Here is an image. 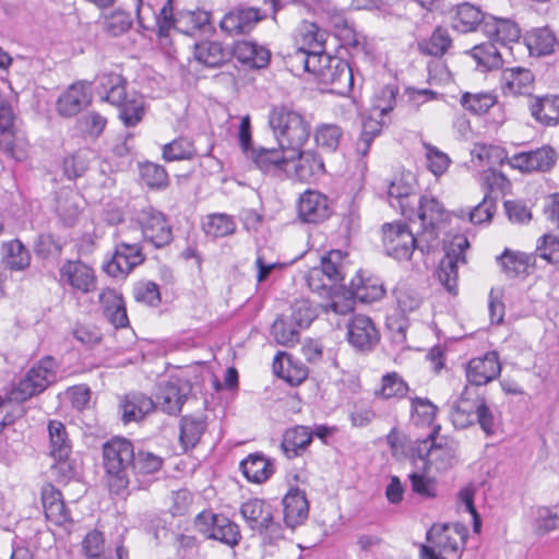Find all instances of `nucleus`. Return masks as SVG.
I'll use <instances>...</instances> for the list:
<instances>
[{
    "instance_id": "obj_58",
    "label": "nucleus",
    "mask_w": 559,
    "mask_h": 559,
    "mask_svg": "<svg viewBox=\"0 0 559 559\" xmlns=\"http://www.w3.org/2000/svg\"><path fill=\"white\" fill-rule=\"evenodd\" d=\"M497 210V197L485 193L483 201L467 212L472 224L489 223Z\"/></svg>"
},
{
    "instance_id": "obj_55",
    "label": "nucleus",
    "mask_w": 559,
    "mask_h": 559,
    "mask_svg": "<svg viewBox=\"0 0 559 559\" xmlns=\"http://www.w3.org/2000/svg\"><path fill=\"white\" fill-rule=\"evenodd\" d=\"M382 126L378 120L367 119L362 123L360 135L355 144V152L358 156L365 157L376 136L381 133Z\"/></svg>"
},
{
    "instance_id": "obj_9",
    "label": "nucleus",
    "mask_w": 559,
    "mask_h": 559,
    "mask_svg": "<svg viewBox=\"0 0 559 559\" xmlns=\"http://www.w3.org/2000/svg\"><path fill=\"white\" fill-rule=\"evenodd\" d=\"M195 528L210 539L218 540L228 546H236L240 538V531L236 523L222 514L203 511L195 516Z\"/></svg>"
},
{
    "instance_id": "obj_64",
    "label": "nucleus",
    "mask_w": 559,
    "mask_h": 559,
    "mask_svg": "<svg viewBox=\"0 0 559 559\" xmlns=\"http://www.w3.org/2000/svg\"><path fill=\"white\" fill-rule=\"evenodd\" d=\"M477 411L476 423L480 426L481 430L487 436L495 435L499 428V419L492 409L487 405L486 399L483 396H478Z\"/></svg>"
},
{
    "instance_id": "obj_20",
    "label": "nucleus",
    "mask_w": 559,
    "mask_h": 559,
    "mask_svg": "<svg viewBox=\"0 0 559 559\" xmlns=\"http://www.w3.org/2000/svg\"><path fill=\"white\" fill-rule=\"evenodd\" d=\"M287 152L281 146L278 148L258 146L249 152L247 157L264 174L278 175L294 160V155H287Z\"/></svg>"
},
{
    "instance_id": "obj_16",
    "label": "nucleus",
    "mask_w": 559,
    "mask_h": 559,
    "mask_svg": "<svg viewBox=\"0 0 559 559\" xmlns=\"http://www.w3.org/2000/svg\"><path fill=\"white\" fill-rule=\"evenodd\" d=\"M144 261L138 245L121 242L116 247L112 258L105 263V272L114 277L128 275L136 265Z\"/></svg>"
},
{
    "instance_id": "obj_54",
    "label": "nucleus",
    "mask_w": 559,
    "mask_h": 559,
    "mask_svg": "<svg viewBox=\"0 0 559 559\" xmlns=\"http://www.w3.org/2000/svg\"><path fill=\"white\" fill-rule=\"evenodd\" d=\"M272 334L278 344L287 347L294 346L299 341V329L292 320L286 321L283 318L274 321Z\"/></svg>"
},
{
    "instance_id": "obj_23",
    "label": "nucleus",
    "mask_w": 559,
    "mask_h": 559,
    "mask_svg": "<svg viewBox=\"0 0 559 559\" xmlns=\"http://www.w3.org/2000/svg\"><path fill=\"white\" fill-rule=\"evenodd\" d=\"M297 160L294 166L295 178L301 182H312L324 174V163L322 158L312 150L292 152Z\"/></svg>"
},
{
    "instance_id": "obj_60",
    "label": "nucleus",
    "mask_w": 559,
    "mask_h": 559,
    "mask_svg": "<svg viewBox=\"0 0 559 559\" xmlns=\"http://www.w3.org/2000/svg\"><path fill=\"white\" fill-rule=\"evenodd\" d=\"M131 25L130 14L122 10H116L104 19V29L111 36L122 35L130 29Z\"/></svg>"
},
{
    "instance_id": "obj_42",
    "label": "nucleus",
    "mask_w": 559,
    "mask_h": 559,
    "mask_svg": "<svg viewBox=\"0 0 559 559\" xmlns=\"http://www.w3.org/2000/svg\"><path fill=\"white\" fill-rule=\"evenodd\" d=\"M2 262L10 270L23 271L31 264V254L19 239H14L2 245Z\"/></svg>"
},
{
    "instance_id": "obj_19",
    "label": "nucleus",
    "mask_w": 559,
    "mask_h": 559,
    "mask_svg": "<svg viewBox=\"0 0 559 559\" xmlns=\"http://www.w3.org/2000/svg\"><path fill=\"white\" fill-rule=\"evenodd\" d=\"M501 372V365L496 352H488L481 357L472 358L466 366V378L471 384L485 385Z\"/></svg>"
},
{
    "instance_id": "obj_4",
    "label": "nucleus",
    "mask_w": 559,
    "mask_h": 559,
    "mask_svg": "<svg viewBox=\"0 0 559 559\" xmlns=\"http://www.w3.org/2000/svg\"><path fill=\"white\" fill-rule=\"evenodd\" d=\"M439 430L440 426H436L426 439L417 440L412 453L423 462L425 468L429 465L437 471H447L457 462L459 442L440 436Z\"/></svg>"
},
{
    "instance_id": "obj_46",
    "label": "nucleus",
    "mask_w": 559,
    "mask_h": 559,
    "mask_svg": "<svg viewBox=\"0 0 559 559\" xmlns=\"http://www.w3.org/2000/svg\"><path fill=\"white\" fill-rule=\"evenodd\" d=\"M326 40L325 31L321 29L317 24L304 22L299 28L298 47L306 50L324 49Z\"/></svg>"
},
{
    "instance_id": "obj_39",
    "label": "nucleus",
    "mask_w": 559,
    "mask_h": 559,
    "mask_svg": "<svg viewBox=\"0 0 559 559\" xmlns=\"http://www.w3.org/2000/svg\"><path fill=\"white\" fill-rule=\"evenodd\" d=\"M528 51L533 56H546L555 52L559 47L555 34L548 27L534 28L524 37Z\"/></svg>"
},
{
    "instance_id": "obj_47",
    "label": "nucleus",
    "mask_w": 559,
    "mask_h": 559,
    "mask_svg": "<svg viewBox=\"0 0 559 559\" xmlns=\"http://www.w3.org/2000/svg\"><path fill=\"white\" fill-rule=\"evenodd\" d=\"M343 138V130L337 124L324 123L319 126L314 131V140L319 147L335 152Z\"/></svg>"
},
{
    "instance_id": "obj_3",
    "label": "nucleus",
    "mask_w": 559,
    "mask_h": 559,
    "mask_svg": "<svg viewBox=\"0 0 559 559\" xmlns=\"http://www.w3.org/2000/svg\"><path fill=\"white\" fill-rule=\"evenodd\" d=\"M99 93L103 99L119 109V118L126 127H134L144 116V100L135 93H127L126 79L115 72L102 73L97 76Z\"/></svg>"
},
{
    "instance_id": "obj_21",
    "label": "nucleus",
    "mask_w": 559,
    "mask_h": 559,
    "mask_svg": "<svg viewBox=\"0 0 559 559\" xmlns=\"http://www.w3.org/2000/svg\"><path fill=\"white\" fill-rule=\"evenodd\" d=\"M240 513L251 530L260 533L269 530L275 531L272 508L265 501L257 498L250 499L241 504Z\"/></svg>"
},
{
    "instance_id": "obj_33",
    "label": "nucleus",
    "mask_w": 559,
    "mask_h": 559,
    "mask_svg": "<svg viewBox=\"0 0 559 559\" xmlns=\"http://www.w3.org/2000/svg\"><path fill=\"white\" fill-rule=\"evenodd\" d=\"M530 110L535 120L545 126L559 124V96L533 97L530 100Z\"/></svg>"
},
{
    "instance_id": "obj_1",
    "label": "nucleus",
    "mask_w": 559,
    "mask_h": 559,
    "mask_svg": "<svg viewBox=\"0 0 559 559\" xmlns=\"http://www.w3.org/2000/svg\"><path fill=\"white\" fill-rule=\"evenodd\" d=\"M133 461L134 448L128 439L112 438L103 445L105 479L111 493L121 495L127 490Z\"/></svg>"
},
{
    "instance_id": "obj_6",
    "label": "nucleus",
    "mask_w": 559,
    "mask_h": 559,
    "mask_svg": "<svg viewBox=\"0 0 559 559\" xmlns=\"http://www.w3.org/2000/svg\"><path fill=\"white\" fill-rule=\"evenodd\" d=\"M382 231L385 253L396 260L411 259L415 249L423 253L429 252L432 249V247L420 246V233L418 231L417 236H415L404 223L384 224Z\"/></svg>"
},
{
    "instance_id": "obj_14",
    "label": "nucleus",
    "mask_w": 559,
    "mask_h": 559,
    "mask_svg": "<svg viewBox=\"0 0 559 559\" xmlns=\"http://www.w3.org/2000/svg\"><path fill=\"white\" fill-rule=\"evenodd\" d=\"M557 153L550 146L521 152L509 158V165L522 173L548 171L557 162Z\"/></svg>"
},
{
    "instance_id": "obj_24",
    "label": "nucleus",
    "mask_w": 559,
    "mask_h": 559,
    "mask_svg": "<svg viewBox=\"0 0 559 559\" xmlns=\"http://www.w3.org/2000/svg\"><path fill=\"white\" fill-rule=\"evenodd\" d=\"M99 302L104 316L115 328H126L129 324L123 298L116 289H103L99 294Z\"/></svg>"
},
{
    "instance_id": "obj_22",
    "label": "nucleus",
    "mask_w": 559,
    "mask_h": 559,
    "mask_svg": "<svg viewBox=\"0 0 559 559\" xmlns=\"http://www.w3.org/2000/svg\"><path fill=\"white\" fill-rule=\"evenodd\" d=\"M481 32L489 40L501 46L516 43L521 37V29L514 21L493 15H488L481 24Z\"/></svg>"
},
{
    "instance_id": "obj_38",
    "label": "nucleus",
    "mask_w": 559,
    "mask_h": 559,
    "mask_svg": "<svg viewBox=\"0 0 559 559\" xmlns=\"http://www.w3.org/2000/svg\"><path fill=\"white\" fill-rule=\"evenodd\" d=\"M186 401V394L180 392L177 383L167 381L160 383L156 394L155 407H159L169 415H176L181 411Z\"/></svg>"
},
{
    "instance_id": "obj_63",
    "label": "nucleus",
    "mask_w": 559,
    "mask_h": 559,
    "mask_svg": "<svg viewBox=\"0 0 559 559\" xmlns=\"http://www.w3.org/2000/svg\"><path fill=\"white\" fill-rule=\"evenodd\" d=\"M163 464L162 457L145 451L134 453L132 469L134 474L148 475L160 469Z\"/></svg>"
},
{
    "instance_id": "obj_59",
    "label": "nucleus",
    "mask_w": 559,
    "mask_h": 559,
    "mask_svg": "<svg viewBox=\"0 0 559 559\" xmlns=\"http://www.w3.org/2000/svg\"><path fill=\"white\" fill-rule=\"evenodd\" d=\"M408 392L407 383L396 373H386L382 378V386L376 394L381 395L383 399L406 396Z\"/></svg>"
},
{
    "instance_id": "obj_34",
    "label": "nucleus",
    "mask_w": 559,
    "mask_h": 559,
    "mask_svg": "<svg viewBox=\"0 0 559 559\" xmlns=\"http://www.w3.org/2000/svg\"><path fill=\"white\" fill-rule=\"evenodd\" d=\"M2 114H0V150L5 152L14 159H22L24 157V151L22 142L17 140L11 130L12 124V112L10 107L2 106Z\"/></svg>"
},
{
    "instance_id": "obj_45",
    "label": "nucleus",
    "mask_w": 559,
    "mask_h": 559,
    "mask_svg": "<svg viewBox=\"0 0 559 559\" xmlns=\"http://www.w3.org/2000/svg\"><path fill=\"white\" fill-rule=\"evenodd\" d=\"M469 53L479 66L487 70L499 69L503 63L501 52L496 43L491 40L474 46Z\"/></svg>"
},
{
    "instance_id": "obj_7",
    "label": "nucleus",
    "mask_w": 559,
    "mask_h": 559,
    "mask_svg": "<svg viewBox=\"0 0 559 559\" xmlns=\"http://www.w3.org/2000/svg\"><path fill=\"white\" fill-rule=\"evenodd\" d=\"M57 379V364L47 356L33 366L19 382L13 394L16 400L26 401L45 391Z\"/></svg>"
},
{
    "instance_id": "obj_35",
    "label": "nucleus",
    "mask_w": 559,
    "mask_h": 559,
    "mask_svg": "<svg viewBox=\"0 0 559 559\" xmlns=\"http://www.w3.org/2000/svg\"><path fill=\"white\" fill-rule=\"evenodd\" d=\"M230 56V51L218 41L205 40L194 45V59L209 68L223 66Z\"/></svg>"
},
{
    "instance_id": "obj_48",
    "label": "nucleus",
    "mask_w": 559,
    "mask_h": 559,
    "mask_svg": "<svg viewBox=\"0 0 559 559\" xmlns=\"http://www.w3.org/2000/svg\"><path fill=\"white\" fill-rule=\"evenodd\" d=\"M195 155L197 150L187 138H178L163 146V157L167 162L192 159Z\"/></svg>"
},
{
    "instance_id": "obj_37",
    "label": "nucleus",
    "mask_w": 559,
    "mask_h": 559,
    "mask_svg": "<svg viewBox=\"0 0 559 559\" xmlns=\"http://www.w3.org/2000/svg\"><path fill=\"white\" fill-rule=\"evenodd\" d=\"M497 261L501 271L509 278L528 274L530 269L534 263L532 255L509 249H506L501 255L497 258Z\"/></svg>"
},
{
    "instance_id": "obj_62",
    "label": "nucleus",
    "mask_w": 559,
    "mask_h": 559,
    "mask_svg": "<svg viewBox=\"0 0 559 559\" xmlns=\"http://www.w3.org/2000/svg\"><path fill=\"white\" fill-rule=\"evenodd\" d=\"M316 318L317 310L309 300L299 299L293 304L290 320L298 329L308 328Z\"/></svg>"
},
{
    "instance_id": "obj_51",
    "label": "nucleus",
    "mask_w": 559,
    "mask_h": 559,
    "mask_svg": "<svg viewBox=\"0 0 559 559\" xmlns=\"http://www.w3.org/2000/svg\"><path fill=\"white\" fill-rule=\"evenodd\" d=\"M210 23V14L205 11H188L179 14L174 20L175 28L182 33L191 34Z\"/></svg>"
},
{
    "instance_id": "obj_44",
    "label": "nucleus",
    "mask_w": 559,
    "mask_h": 559,
    "mask_svg": "<svg viewBox=\"0 0 559 559\" xmlns=\"http://www.w3.org/2000/svg\"><path fill=\"white\" fill-rule=\"evenodd\" d=\"M452 47V38L447 28L438 26L433 29L429 38L418 43V49L421 53L432 57H442Z\"/></svg>"
},
{
    "instance_id": "obj_29",
    "label": "nucleus",
    "mask_w": 559,
    "mask_h": 559,
    "mask_svg": "<svg viewBox=\"0 0 559 559\" xmlns=\"http://www.w3.org/2000/svg\"><path fill=\"white\" fill-rule=\"evenodd\" d=\"M230 53L239 62L253 69L265 68L271 58V52L265 47L248 40L237 41Z\"/></svg>"
},
{
    "instance_id": "obj_18",
    "label": "nucleus",
    "mask_w": 559,
    "mask_h": 559,
    "mask_svg": "<svg viewBox=\"0 0 559 559\" xmlns=\"http://www.w3.org/2000/svg\"><path fill=\"white\" fill-rule=\"evenodd\" d=\"M319 82L330 86L331 92L346 95L352 91L354 84L353 70L345 60L333 57L325 71H321Z\"/></svg>"
},
{
    "instance_id": "obj_50",
    "label": "nucleus",
    "mask_w": 559,
    "mask_h": 559,
    "mask_svg": "<svg viewBox=\"0 0 559 559\" xmlns=\"http://www.w3.org/2000/svg\"><path fill=\"white\" fill-rule=\"evenodd\" d=\"M345 254L341 250H331L326 255L322 257L321 265L318 266L328 282L336 283L344 280L343 259Z\"/></svg>"
},
{
    "instance_id": "obj_41",
    "label": "nucleus",
    "mask_w": 559,
    "mask_h": 559,
    "mask_svg": "<svg viewBox=\"0 0 559 559\" xmlns=\"http://www.w3.org/2000/svg\"><path fill=\"white\" fill-rule=\"evenodd\" d=\"M240 469L249 481L255 484L265 481L273 474L271 462L259 453L250 454L242 460Z\"/></svg>"
},
{
    "instance_id": "obj_36",
    "label": "nucleus",
    "mask_w": 559,
    "mask_h": 559,
    "mask_svg": "<svg viewBox=\"0 0 559 559\" xmlns=\"http://www.w3.org/2000/svg\"><path fill=\"white\" fill-rule=\"evenodd\" d=\"M284 520L287 526L295 527L308 515V501L305 493L299 489L290 490L283 498Z\"/></svg>"
},
{
    "instance_id": "obj_30",
    "label": "nucleus",
    "mask_w": 559,
    "mask_h": 559,
    "mask_svg": "<svg viewBox=\"0 0 559 559\" xmlns=\"http://www.w3.org/2000/svg\"><path fill=\"white\" fill-rule=\"evenodd\" d=\"M155 408L154 401L142 393H130L120 402L121 419L124 424L139 421Z\"/></svg>"
},
{
    "instance_id": "obj_31",
    "label": "nucleus",
    "mask_w": 559,
    "mask_h": 559,
    "mask_svg": "<svg viewBox=\"0 0 559 559\" xmlns=\"http://www.w3.org/2000/svg\"><path fill=\"white\" fill-rule=\"evenodd\" d=\"M312 437L313 432L307 426L287 429L281 442L284 455L289 460L301 455L311 443Z\"/></svg>"
},
{
    "instance_id": "obj_56",
    "label": "nucleus",
    "mask_w": 559,
    "mask_h": 559,
    "mask_svg": "<svg viewBox=\"0 0 559 559\" xmlns=\"http://www.w3.org/2000/svg\"><path fill=\"white\" fill-rule=\"evenodd\" d=\"M141 177L153 189H163L168 186L169 179L165 168L152 162L140 165Z\"/></svg>"
},
{
    "instance_id": "obj_17",
    "label": "nucleus",
    "mask_w": 559,
    "mask_h": 559,
    "mask_svg": "<svg viewBox=\"0 0 559 559\" xmlns=\"http://www.w3.org/2000/svg\"><path fill=\"white\" fill-rule=\"evenodd\" d=\"M331 215V206L325 194L314 191H305L298 200V216L309 224H319Z\"/></svg>"
},
{
    "instance_id": "obj_53",
    "label": "nucleus",
    "mask_w": 559,
    "mask_h": 559,
    "mask_svg": "<svg viewBox=\"0 0 559 559\" xmlns=\"http://www.w3.org/2000/svg\"><path fill=\"white\" fill-rule=\"evenodd\" d=\"M205 429V423L195 417H183L180 425V441L187 448H193Z\"/></svg>"
},
{
    "instance_id": "obj_43",
    "label": "nucleus",
    "mask_w": 559,
    "mask_h": 559,
    "mask_svg": "<svg viewBox=\"0 0 559 559\" xmlns=\"http://www.w3.org/2000/svg\"><path fill=\"white\" fill-rule=\"evenodd\" d=\"M50 439V454L59 462L66 461L71 453L66 427L61 421L50 420L48 424Z\"/></svg>"
},
{
    "instance_id": "obj_13",
    "label": "nucleus",
    "mask_w": 559,
    "mask_h": 559,
    "mask_svg": "<svg viewBox=\"0 0 559 559\" xmlns=\"http://www.w3.org/2000/svg\"><path fill=\"white\" fill-rule=\"evenodd\" d=\"M258 8L237 7L228 11L219 22L221 29L229 36L245 35L265 19Z\"/></svg>"
},
{
    "instance_id": "obj_11",
    "label": "nucleus",
    "mask_w": 559,
    "mask_h": 559,
    "mask_svg": "<svg viewBox=\"0 0 559 559\" xmlns=\"http://www.w3.org/2000/svg\"><path fill=\"white\" fill-rule=\"evenodd\" d=\"M59 283L69 286L72 292L83 295L93 293L97 288V276L88 264L80 260H67L59 269Z\"/></svg>"
},
{
    "instance_id": "obj_32",
    "label": "nucleus",
    "mask_w": 559,
    "mask_h": 559,
    "mask_svg": "<svg viewBox=\"0 0 559 559\" xmlns=\"http://www.w3.org/2000/svg\"><path fill=\"white\" fill-rule=\"evenodd\" d=\"M349 293L353 298L370 304L381 299L385 290L379 278L365 277L361 272H358L350 281Z\"/></svg>"
},
{
    "instance_id": "obj_2",
    "label": "nucleus",
    "mask_w": 559,
    "mask_h": 559,
    "mask_svg": "<svg viewBox=\"0 0 559 559\" xmlns=\"http://www.w3.org/2000/svg\"><path fill=\"white\" fill-rule=\"evenodd\" d=\"M269 124L278 145L288 152H297L306 144L310 134V122L298 111L286 105L273 106Z\"/></svg>"
},
{
    "instance_id": "obj_52",
    "label": "nucleus",
    "mask_w": 559,
    "mask_h": 559,
    "mask_svg": "<svg viewBox=\"0 0 559 559\" xmlns=\"http://www.w3.org/2000/svg\"><path fill=\"white\" fill-rule=\"evenodd\" d=\"M497 103L492 93H464L461 97L462 106L474 115L486 114Z\"/></svg>"
},
{
    "instance_id": "obj_5",
    "label": "nucleus",
    "mask_w": 559,
    "mask_h": 559,
    "mask_svg": "<svg viewBox=\"0 0 559 559\" xmlns=\"http://www.w3.org/2000/svg\"><path fill=\"white\" fill-rule=\"evenodd\" d=\"M468 530L460 523H435L427 532L426 538L431 546H421L424 559H444L441 552L457 554L463 550Z\"/></svg>"
},
{
    "instance_id": "obj_28",
    "label": "nucleus",
    "mask_w": 559,
    "mask_h": 559,
    "mask_svg": "<svg viewBox=\"0 0 559 559\" xmlns=\"http://www.w3.org/2000/svg\"><path fill=\"white\" fill-rule=\"evenodd\" d=\"M488 14L483 13L477 7L464 2L454 9L451 17V25L453 29L460 33H469L474 31H481V24L487 20Z\"/></svg>"
},
{
    "instance_id": "obj_26",
    "label": "nucleus",
    "mask_w": 559,
    "mask_h": 559,
    "mask_svg": "<svg viewBox=\"0 0 559 559\" xmlns=\"http://www.w3.org/2000/svg\"><path fill=\"white\" fill-rule=\"evenodd\" d=\"M92 83L78 82L72 84L58 99L57 109L61 116L72 117L90 102L87 90Z\"/></svg>"
},
{
    "instance_id": "obj_40",
    "label": "nucleus",
    "mask_w": 559,
    "mask_h": 559,
    "mask_svg": "<svg viewBox=\"0 0 559 559\" xmlns=\"http://www.w3.org/2000/svg\"><path fill=\"white\" fill-rule=\"evenodd\" d=\"M467 389L464 390L461 397L454 403L451 411V420L455 428L465 429L476 423L478 396L475 400L466 397Z\"/></svg>"
},
{
    "instance_id": "obj_10",
    "label": "nucleus",
    "mask_w": 559,
    "mask_h": 559,
    "mask_svg": "<svg viewBox=\"0 0 559 559\" xmlns=\"http://www.w3.org/2000/svg\"><path fill=\"white\" fill-rule=\"evenodd\" d=\"M135 221L145 242L155 248H162L171 242L173 230L163 212L147 205L136 213Z\"/></svg>"
},
{
    "instance_id": "obj_27",
    "label": "nucleus",
    "mask_w": 559,
    "mask_h": 559,
    "mask_svg": "<svg viewBox=\"0 0 559 559\" xmlns=\"http://www.w3.org/2000/svg\"><path fill=\"white\" fill-rule=\"evenodd\" d=\"M41 500L46 519L58 526L71 523V516L67 509L62 495L52 486L43 489Z\"/></svg>"
},
{
    "instance_id": "obj_8",
    "label": "nucleus",
    "mask_w": 559,
    "mask_h": 559,
    "mask_svg": "<svg viewBox=\"0 0 559 559\" xmlns=\"http://www.w3.org/2000/svg\"><path fill=\"white\" fill-rule=\"evenodd\" d=\"M418 218L421 225L420 246L435 248L438 243L439 228L448 218L443 205L432 195H423L418 203Z\"/></svg>"
},
{
    "instance_id": "obj_61",
    "label": "nucleus",
    "mask_w": 559,
    "mask_h": 559,
    "mask_svg": "<svg viewBox=\"0 0 559 559\" xmlns=\"http://www.w3.org/2000/svg\"><path fill=\"white\" fill-rule=\"evenodd\" d=\"M82 550L86 559H107L103 533L96 530L88 532L82 542Z\"/></svg>"
},
{
    "instance_id": "obj_15",
    "label": "nucleus",
    "mask_w": 559,
    "mask_h": 559,
    "mask_svg": "<svg viewBox=\"0 0 559 559\" xmlns=\"http://www.w3.org/2000/svg\"><path fill=\"white\" fill-rule=\"evenodd\" d=\"M380 340L372 320L365 314H355L347 323V341L358 350H371Z\"/></svg>"
},
{
    "instance_id": "obj_57",
    "label": "nucleus",
    "mask_w": 559,
    "mask_h": 559,
    "mask_svg": "<svg viewBox=\"0 0 559 559\" xmlns=\"http://www.w3.org/2000/svg\"><path fill=\"white\" fill-rule=\"evenodd\" d=\"M76 199V194L69 192L57 200L58 216L67 226H73L80 215L81 210Z\"/></svg>"
},
{
    "instance_id": "obj_12",
    "label": "nucleus",
    "mask_w": 559,
    "mask_h": 559,
    "mask_svg": "<svg viewBox=\"0 0 559 559\" xmlns=\"http://www.w3.org/2000/svg\"><path fill=\"white\" fill-rule=\"evenodd\" d=\"M468 246V240L464 236H455L445 247V255L440 261L437 275L440 283L451 294L456 293L457 264L466 262L464 252Z\"/></svg>"
},
{
    "instance_id": "obj_49",
    "label": "nucleus",
    "mask_w": 559,
    "mask_h": 559,
    "mask_svg": "<svg viewBox=\"0 0 559 559\" xmlns=\"http://www.w3.org/2000/svg\"><path fill=\"white\" fill-rule=\"evenodd\" d=\"M203 229L206 235L218 238L231 235L236 229V223L227 214H211L206 216L203 223Z\"/></svg>"
},
{
    "instance_id": "obj_25",
    "label": "nucleus",
    "mask_w": 559,
    "mask_h": 559,
    "mask_svg": "<svg viewBox=\"0 0 559 559\" xmlns=\"http://www.w3.org/2000/svg\"><path fill=\"white\" fill-rule=\"evenodd\" d=\"M534 75L525 68H509L501 75V90L506 95H531Z\"/></svg>"
}]
</instances>
